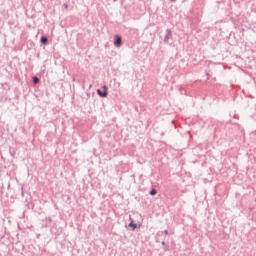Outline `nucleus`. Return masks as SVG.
I'll return each instance as SVG.
<instances>
[{
  "mask_svg": "<svg viewBox=\"0 0 256 256\" xmlns=\"http://www.w3.org/2000/svg\"><path fill=\"white\" fill-rule=\"evenodd\" d=\"M157 194V189L152 188L149 192V195L155 196Z\"/></svg>",
  "mask_w": 256,
  "mask_h": 256,
  "instance_id": "8",
  "label": "nucleus"
},
{
  "mask_svg": "<svg viewBox=\"0 0 256 256\" xmlns=\"http://www.w3.org/2000/svg\"><path fill=\"white\" fill-rule=\"evenodd\" d=\"M32 81L34 85H39V83H41V79L37 76L32 77Z\"/></svg>",
  "mask_w": 256,
  "mask_h": 256,
  "instance_id": "7",
  "label": "nucleus"
},
{
  "mask_svg": "<svg viewBox=\"0 0 256 256\" xmlns=\"http://www.w3.org/2000/svg\"><path fill=\"white\" fill-rule=\"evenodd\" d=\"M40 43L42 45H47L49 43V38H47V36H41Z\"/></svg>",
  "mask_w": 256,
  "mask_h": 256,
  "instance_id": "6",
  "label": "nucleus"
},
{
  "mask_svg": "<svg viewBox=\"0 0 256 256\" xmlns=\"http://www.w3.org/2000/svg\"><path fill=\"white\" fill-rule=\"evenodd\" d=\"M171 37H173V32L171 31V29L168 28L166 30V34H165V37H164L165 45H167V43H169V39H171Z\"/></svg>",
  "mask_w": 256,
  "mask_h": 256,
  "instance_id": "4",
  "label": "nucleus"
},
{
  "mask_svg": "<svg viewBox=\"0 0 256 256\" xmlns=\"http://www.w3.org/2000/svg\"><path fill=\"white\" fill-rule=\"evenodd\" d=\"M102 89H103V91L101 89H97L96 93L99 97H102V99H105V97H107V95H109V92H108L109 88L107 87V85H104V86H102Z\"/></svg>",
  "mask_w": 256,
  "mask_h": 256,
  "instance_id": "1",
  "label": "nucleus"
},
{
  "mask_svg": "<svg viewBox=\"0 0 256 256\" xmlns=\"http://www.w3.org/2000/svg\"><path fill=\"white\" fill-rule=\"evenodd\" d=\"M156 243H160V240H159V238H156Z\"/></svg>",
  "mask_w": 256,
  "mask_h": 256,
  "instance_id": "12",
  "label": "nucleus"
},
{
  "mask_svg": "<svg viewBox=\"0 0 256 256\" xmlns=\"http://www.w3.org/2000/svg\"><path fill=\"white\" fill-rule=\"evenodd\" d=\"M161 245H163V247H165V245H166L165 240H163V241L161 242Z\"/></svg>",
  "mask_w": 256,
  "mask_h": 256,
  "instance_id": "11",
  "label": "nucleus"
},
{
  "mask_svg": "<svg viewBox=\"0 0 256 256\" xmlns=\"http://www.w3.org/2000/svg\"><path fill=\"white\" fill-rule=\"evenodd\" d=\"M63 7H64L65 9H69V5H68L67 3H64V4H63Z\"/></svg>",
  "mask_w": 256,
  "mask_h": 256,
  "instance_id": "10",
  "label": "nucleus"
},
{
  "mask_svg": "<svg viewBox=\"0 0 256 256\" xmlns=\"http://www.w3.org/2000/svg\"><path fill=\"white\" fill-rule=\"evenodd\" d=\"M45 222V224H43V227L47 228V227H51V223L53 222V220L51 219V216L46 217L45 220H43Z\"/></svg>",
  "mask_w": 256,
  "mask_h": 256,
  "instance_id": "5",
  "label": "nucleus"
},
{
  "mask_svg": "<svg viewBox=\"0 0 256 256\" xmlns=\"http://www.w3.org/2000/svg\"><path fill=\"white\" fill-rule=\"evenodd\" d=\"M163 233H164V235H169V230H164V231L158 232L157 235L158 236L163 235Z\"/></svg>",
  "mask_w": 256,
  "mask_h": 256,
  "instance_id": "9",
  "label": "nucleus"
},
{
  "mask_svg": "<svg viewBox=\"0 0 256 256\" xmlns=\"http://www.w3.org/2000/svg\"><path fill=\"white\" fill-rule=\"evenodd\" d=\"M128 227L131 229V231H135L136 229H141V223H135L130 217V223L128 224Z\"/></svg>",
  "mask_w": 256,
  "mask_h": 256,
  "instance_id": "2",
  "label": "nucleus"
},
{
  "mask_svg": "<svg viewBox=\"0 0 256 256\" xmlns=\"http://www.w3.org/2000/svg\"><path fill=\"white\" fill-rule=\"evenodd\" d=\"M123 45V37L117 34L114 36V47H121Z\"/></svg>",
  "mask_w": 256,
  "mask_h": 256,
  "instance_id": "3",
  "label": "nucleus"
}]
</instances>
